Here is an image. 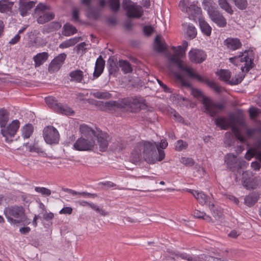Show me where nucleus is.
I'll use <instances>...</instances> for the list:
<instances>
[{
  "instance_id": "obj_1",
  "label": "nucleus",
  "mask_w": 261,
  "mask_h": 261,
  "mask_svg": "<svg viewBox=\"0 0 261 261\" xmlns=\"http://www.w3.org/2000/svg\"><path fill=\"white\" fill-rule=\"evenodd\" d=\"M215 124L223 129L231 127L236 138L241 143L246 142L256 131L255 128H248L244 118L240 116L230 115L227 118L220 117L216 119Z\"/></svg>"
},
{
  "instance_id": "obj_2",
  "label": "nucleus",
  "mask_w": 261,
  "mask_h": 261,
  "mask_svg": "<svg viewBox=\"0 0 261 261\" xmlns=\"http://www.w3.org/2000/svg\"><path fill=\"white\" fill-rule=\"evenodd\" d=\"M229 60L237 66H241L242 72L236 76L235 79H232L231 80H229L231 76L230 72L228 70L221 69L218 72V75L221 80L228 82L231 85H237L243 80L245 73L248 72L253 66L252 52L245 50L244 53H240L239 56L230 58Z\"/></svg>"
},
{
  "instance_id": "obj_3",
  "label": "nucleus",
  "mask_w": 261,
  "mask_h": 261,
  "mask_svg": "<svg viewBox=\"0 0 261 261\" xmlns=\"http://www.w3.org/2000/svg\"><path fill=\"white\" fill-rule=\"evenodd\" d=\"M156 145L157 144L155 142L142 141L137 143L131 153V161L133 163H137L141 161L143 155L146 162L154 163L157 154Z\"/></svg>"
},
{
  "instance_id": "obj_4",
  "label": "nucleus",
  "mask_w": 261,
  "mask_h": 261,
  "mask_svg": "<svg viewBox=\"0 0 261 261\" xmlns=\"http://www.w3.org/2000/svg\"><path fill=\"white\" fill-rule=\"evenodd\" d=\"M191 94L197 98H202L204 111L212 117L216 116L224 108L223 104L214 102L210 98L204 96L201 91L198 89L192 88Z\"/></svg>"
},
{
  "instance_id": "obj_5",
  "label": "nucleus",
  "mask_w": 261,
  "mask_h": 261,
  "mask_svg": "<svg viewBox=\"0 0 261 261\" xmlns=\"http://www.w3.org/2000/svg\"><path fill=\"white\" fill-rule=\"evenodd\" d=\"M4 213L8 221L11 224L30 223L27 220L25 210L22 206L13 205L6 207Z\"/></svg>"
},
{
  "instance_id": "obj_6",
  "label": "nucleus",
  "mask_w": 261,
  "mask_h": 261,
  "mask_svg": "<svg viewBox=\"0 0 261 261\" xmlns=\"http://www.w3.org/2000/svg\"><path fill=\"white\" fill-rule=\"evenodd\" d=\"M203 8L205 10L211 19L219 27L224 28L227 24V21L223 15L213 6L211 0H204L202 2Z\"/></svg>"
},
{
  "instance_id": "obj_7",
  "label": "nucleus",
  "mask_w": 261,
  "mask_h": 261,
  "mask_svg": "<svg viewBox=\"0 0 261 261\" xmlns=\"http://www.w3.org/2000/svg\"><path fill=\"white\" fill-rule=\"evenodd\" d=\"M173 49L174 51V54L169 57V61L175 64L180 70L186 72L191 77L195 76V72L194 70L179 59V57L185 55V50L182 49L181 46H178L177 48L173 47Z\"/></svg>"
},
{
  "instance_id": "obj_8",
  "label": "nucleus",
  "mask_w": 261,
  "mask_h": 261,
  "mask_svg": "<svg viewBox=\"0 0 261 261\" xmlns=\"http://www.w3.org/2000/svg\"><path fill=\"white\" fill-rule=\"evenodd\" d=\"M188 191L191 193L200 204L203 205L207 204L210 210L213 212V216L216 219L220 218L221 214L218 213L217 210L214 209L215 204L212 201V199L206 195L203 192L192 189H188Z\"/></svg>"
},
{
  "instance_id": "obj_9",
  "label": "nucleus",
  "mask_w": 261,
  "mask_h": 261,
  "mask_svg": "<svg viewBox=\"0 0 261 261\" xmlns=\"http://www.w3.org/2000/svg\"><path fill=\"white\" fill-rule=\"evenodd\" d=\"M122 5L129 18H139L143 15L142 7L130 0H124Z\"/></svg>"
},
{
  "instance_id": "obj_10",
  "label": "nucleus",
  "mask_w": 261,
  "mask_h": 261,
  "mask_svg": "<svg viewBox=\"0 0 261 261\" xmlns=\"http://www.w3.org/2000/svg\"><path fill=\"white\" fill-rule=\"evenodd\" d=\"M189 0H181L179 3V7L182 12L187 13L190 19L195 20L197 17H200L201 14V8L197 6V2H193L189 7Z\"/></svg>"
},
{
  "instance_id": "obj_11",
  "label": "nucleus",
  "mask_w": 261,
  "mask_h": 261,
  "mask_svg": "<svg viewBox=\"0 0 261 261\" xmlns=\"http://www.w3.org/2000/svg\"><path fill=\"white\" fill-rule=\"evenodd\" d=\"M45 101L48 106L57 113L65 115H73L74 113L70 108L59 103L54 97L48 96L46 97Z\"/></svg>"
},
{
  "instance_id": "obj_12",
  "label": "nucleus",
  "mask_w": 261,
  "mask_h": 261,
  "mask_svg": "<svg viewBox=\"0 0 261 261\" xmlns=\"http://www.w3.org/2000/svg\"><path fill=\"white\" fill-rule=\"evenodd\" d=\"M20 123L18 120L12 121L7 126L1 127V133L5 138V141L8 143L13 141V138L15 135L19 127Z\"/></svg>"
},
{
  "instance_id": "obj_13",
  "label": "nucleus",
  "mask_w": 261,
  "mask_h": 261,
  "mask_svg": "<svg viewBox=\"0 0 261 261\" xmlns=\"http://www.w3.org/2000/svg\"><path fill=\"white\" fill-rule=\"evenodd\" d=\"M49 9L48 6L42 3H40L35 8V13L39 16L37 18V22L40 24H43L52 20L55 15L51 12H45L46 10Z\"/></svg>"
},
{
  "instance_id": "obj_14",
  "label": "nucleus",
  "mask_w": 261,
  "mask_h": 261,
  "mask_svg": "<svg viewBox=\"0 0 261 261\" xmlns=\"http://www.w3.org/2000/svg\"><path fill=\"white\" fill-rule=\"evenodd\" d=\"M173 254L177 257L187 261H219L220 259L205 254L195 255L185 252H173Z\"/></svg>"
},
{
  "instance_id": "obj_15",
  "label": "nucleus",
  "mask_w": 261,
  "mask_h": 261,
  "mask_svg": "<svg viewBox=\"0 0 261 261\" xmlns=\"http://www.w3.org/2000/svg\"><path fill=\"white\" fill-rule=\"evenodd\" d=\"M43 136L45 141L48 144H56L59 142V133L53 126L45 127L43 129Z\"/></svg>"
},
{
  "instance_id": "obj_16",
  "label": "nucleus",
  "mask_w": 261,
  "mask_h": 261,
  "mask_svg": "<svg viewBox=\"0 0 261 261\" xmlns=\"http://www.w3.org/2000/svg\"><path fill=\"white\" fill-rule=\"evenodd\" d=\"M95 141L92 138H79L73 144V148L79 151L92 150L94 148Z\"/></svg>"
},
{
  "instance_id": "obj_17",
  "label": "nucleus",
  "mask_w": 261,
  "mask_h": 261,
  "mask_svg": "<svg viewBox=\"0 0 261 261\" xmlns=\"http://www.w3.org/2000/svg\"><path fill=\"white\" fill-rule=\"evenodd\" d=\"M195 76H192V78L197 79L199 82L206 84L209 87L213 89L216 93L220 94L221 93L224 89L220 86L216 82L214 81H210L206 77L202 76L197 73H195Z\"/></svg>"
},
{
  "instance_id": "obj_18",
  "label": "nucleus",
  "mask_w": 261,
  "mask_h": 261,
  "mask_svg": "<svg viewBox=\"0 0 261 261\" xmlns=\"http://www.w3.org/2000/svg\"><path fill=\"white\" fill-rule=\"evenodd\" d=\"M189 58L192 62L199 64L205 60L206 55L201 49L193 48L189 52Z\"/></svg>"
},
{
  "instance_id": "obj_19",
  "label": "nucleus",
  "mask_w": 261,
  "mask_h": 261,
  "mask_svg": "<svg viewBox=\"0 0 261 261\" xmlns=\"http://www.w3.org/2000/svg\"><path fill=\"white\" fill-rule=\"evenodd\" d=\"M66 57L67 56L65 53H62L55 58L49 65V71L54 72L59 70L64 63Z\"/></svg>"
},
{
  "instance_id": "obj_20",
  "label": "nucleus",
  "mask_w": 261,
  "mask_h": 261,
  "mask_svg": "<svg viewBox=\"0 0 261 261\" xmlns=\"http://www.w3.org/2000/svg\"><path fill=\"white\" fill-rule=\"evenodd\" d=\"M36 4L34 1L28 2L25 0H19V11L22 16H26L28 12L33 8Z\"/></svg>"
},
{
  "instance_id": "obj_21",
  "label": "nucleus",
  "mask_w": 261,
  "mask_h": 261,
  "mask_svg": "<svg viewBox=\"0 0 261 261\" xmlns=\"http://www.w3.org/2000/svg\"><path fill=\"white\" fill-rule=\"evenodd\" d=\"M96 136L100 150L101 151H106L109 145V135L107 133L100 132Z\"/></svg>"
},
{
  "instance_id": "obj_22",
  "label": "nucleus",
  "mask_w": 261,
  "mask_h": 261,
  "mask_svg": "<svg viewBox=\"0 0 261 261\" xmlns=\"http://www.w3.org/2000/svg\"><path fill=\"white\" fill-rule=\"evenodd\" d=\"M224 45L229 51H234L240 49L242 44L238 38H228L224 41Z\"/></svg>"
},
{
  "instance_id": "obj_23",
  "label": "nucleus",
  "mask_w": 261,
  "mask_h": 261,
  "mask_svg": "<svg viewBox=\"0 0 261 261\" xmlns=\"http://www.w3.org/2000/svg\"><path fill=\"white\" fill-rule=\"evenodd\" d=\"M105 65V61L102 59L101 56H99L97 59L94 71L93 72V76L95 77H98L103 72Z\"/></svg>"
},
{
  "instance_id": "obj_24",
  "label": "nucleus",
  "mask_w": 261,
  "mask_h": 261,
  "mask_svg": "<svg viewBox=\"0 0 261 261\" xmlns=\"http://www.w3.org/2000/svg\"><path fill=\"white\" fill-rule=\"evenodd\" d=\"M48 54L46 52L39 53L33 58L35 67H39L43 64L48 59Z\"/></svg>"
},
{
  "instance_id": "obj_25",
  "label": "nucleus",
  "mask_w": 261,
  "mask_h": 261,
  "mask_svg": "<svg viewBox=\"0 0 261 261\" xmlns=\"http://www.w3.org/2000/svg\"><path fill=\"white\" fill-rule=\"evenodd\" d=\"M69 75L70 77V81L72 82L82 83L84 79V73L80 69L71 71Z\"/></svg>"
},
{
  "instance_id": "obj_26",
  "label": "nucleus",
  "mask_w": 261,
  "mask_h": 261,
  "mask_svg": "<svg viewBox=\"0 0 261 261\" xmlns=\"http://www.w3.org/2000/svg\"><path fill=\"white\" fill-rule=\"evenodd\" d=\"M80 129L81 134L87 138H92L93 136H96L95 131L86 124L81 125Z\"/></svg>"
},
{
  "instance_id": "obj_27",
  "label": "nucleus",
  "mask_w": 261,
  "mask_h": 261,
  "mask_svg": "<svg viewBox=\"0 0 261 261\" xmlns=\"http://www.w3.org/2000/svg\"><path fill=\"white\" fill-rule=\"evenodd\" d=\"M199 23L202 32L207 36H210L212 31L210 25L202 17L199 18Z\"/></svg>"
},
{
  "instance_id": "obj_28",
  "label": "nucleus",
  "mask_w": 261,
  "mask_h": 261,
  "mask_svg": "<svg viewBox=\"0 0 261 261\" xmlns=\"http://www.w3.org/2000/svg\"><path fill=\"white\" fill-rule=\"evenodd\" d=\"M256 155V158L261 162V143H259L256 147V149L253 152L248 151L245 154V158L250 160L254 155Z\"/></svg>"
},
{
  "instance_id": "obj_29",
  "label": "nucleus",
  "mask_w": 261,
  "mask_h": 261,
  "mask_svg": "<svg viewBox=\"0 0 261 261\" xmlns=\"http://www.w3.org/2000/svg\"><path fill=\"white\" fill-rule=\"evenodd\" d=\"M225 162L226 163L228 168L230 170H233L237 163V157L233 154H227L225 158Z\"/></svg>"
},
{
  "instance_id": "obj_30",
  "label": "nucleus",
  "mask_w": 261,
  "mask_h": 261,
  "mask_svg": "<svg viewBox=\"0 0 261 261\" xmlns=\"http://www.w3.org/2000/svg\"><path fill=\"white\" fill-rule=\"evenodd\" d=\"M9 120V113L5 109H0V127H3L6 126Z\"/></svg>"
},
{
  "instance_id": "obj_31",
  "label": "nucleus",
  "mask_w": 261,
  "mask_h": 261,
  "mask_svg": "<svg viewBox=\"0 0 261 261\" xmlns=\"http://www.w3.org/2000/svg\"><path fill=\"white\" fill-rule=\"evenodd\" d=\"M258 197L257 194L251 193L245 198V203L248 206H251L257 201Z\"/></svg>"
},
{
  "instance_id": "obj_32",
  "label": "nucleus",
  "mask_w": 261,
  "mask_h": 261,
  "mask_svg": "<svg viewBox=\"0 0 261 261\" xmlns=\"http://www.w3.org/2000/svg\"><path fill=\"white\" fill-rule=\"evenodd\" d=\"M81 39V37H74L66 40L59 45V48L63 49L72 46L77 43Z\"/></svg>"
},
{
  "instance_id": "obj_33",
  "label": "nucleus",
  "mask_w": 261,
  "mask_h": 261,
  "mask_svg": "<svg viewBox=\"0 0 261 261\" xmlns=\"http://www.w3.org/2000/svg\"><path fill=\"white\" fill-rule=\"evenodd\" d=\"M145 99L142 97H135L130 100L131 105L139 109H142L145 106Z\"/></svg>"
},
{
  "instance_id": "obj_34",
  "label": "nucleus",
  "mask_w": 261,
  "mask_h": 261,
  "mask_svg": "<svg viewBox=\"0 0 261 261\" xmlns=\"http://www.w3.org/2000/svg\"><path fill=\"white\" fill-rule=\"evenodd\" d=\"M13 3L7 0L0 1V12L5 13L11 10Z\"/></svg>"
},
{
  "instance_id": "obj_35",
  "label": "nucleus",
  "mask_w": 261,
  "mask_h": 261,
  "mask_svg": "<svg viewBox=\"0 0 261 261\" xmlns=\"http://www.w3.org/2000/svg\"><path fill=\"white\" fill-rule=\"evenodd\" d=\"M77 32L76 29L72 24L66 23L64 25L63 34L66 36H71Z\"/></svg>"
},
{
  "instance_id": "obj_36",
  "label": "nucleus",
  "mask_w": 261,
  "mask_h": 261,
  "mask_svg": "<svg viewBox=\"0 0 261 261\" xmlns=\"http://www.w3.org/2000/svg\"><path fill=\"white\" fill-rule=\"evenodd\" d=\"M21 131L22 137L24 139H28L33 132V127L31 124H27L22 127Z\"/></svg>"
},
{
  "instance_id": "obj_37",
  "label": "nucleus",
  "mask_w": 261,
  "mask_h": 261,
  "mask_svg": "<svg viewBox=\"0 0 261 261\" xmlns=\"http://www.w3.org/2000/svg\"><path fill=\"white\" fill-rule=\"evenodd\" d=\"M154 49L158 52H163L166 49L165 44L161 41V37L157 36L154 41Z\"/></svg>"
},
{
  "instance_id": "obj_38",
  "label": "nucleus",
  "mask_w": 261,
  "mask_h": 261,
  "mask_svg": "<svg viewBox=\"0 0 261 261\" xmlns=\"http://www.w3.org/2000/svg\"><path fill=\"white\" fill-rule=\"evenodd\" d=\"M193 215L194 217L196 218L202 219L208 222L212 221V218L210 216L206 215L204 212H201L196 210L194 211Z\"/></svg>"
},
{
  "instance_id": "obj_39",
  "label": "nucleus",
  "mask_w": 261,
  "mask_h": 261,
  "mask_svg": "<svg viewBox=\"0 0 261 261\" xmlns=\"http://www.w3.org/2000/svg\"><path fill=\"white\" fill-rule=\"evenodd\" d=\"M218 3L220 7L222 9L230 15L233 14V11L227 0H218Z\"/></svg>"
},
{
  "instance_id": "obj_40",
  "label": "nucleus",
  "mask_w": 261,
  "mask_h": 261,
  "mask_svg": "<svg viewBox=\"0 0 261 261\" xmlns=\"http://www.w3.org/2000/svg\"><path fill=\"white\" fill-rule=\"evenodd\" d=\"M119 66L124 73H129L132 71L130 64L126 61L120 60Z\"/></svg>"
},
{
  "instance_id": "obj_41",
  "label": "nucleus",
  "mask_w": 261,
  "mask_h": 261,
  "mask_svg": "<svg viewBox=\"0 0 261 261\" xmlns=\"http://www.w3.org/2000/svg\"><path fill=\"white\" fill-rule=\"evenodd\" d=\"M91 95L99 99H109L111 97V94L108 92L95 91L90 93Z\"/></svg>"
},
{
  "instance_id": "obj_42",
  "label": "nucleus",
  "mask_w": 261,
  "mask_h": 261,
  "mask_svg": "<svg viewBox=\"0 0 261 261\" xmlns=\"http://www.w3.org/2000/svg\"><path fill=\"white\" fill-rule=\"evenodd\" d=\"M90 207L96 211L97 213L99 214L100 215L102 216H106L109 215V213L106 211L104 209L100 206H98L95 203H93L92 204H90Z\"/></svg>"
},
{
  "instance_id": "obj_43",
  "label": "nucleus",
  "mask_w": 261,
  "mask_h": 261,
  "mask_svg": "<svg viewBox=\"0 0 261 261\" xmlns=\"http://www.w3.org/2000/svg\"><path fill=\"white\" fill-rule=\"evenodd\" d=\"M114 145L115 146V149L119 151L122 150L126 147V143L124 140L119 139L114 143Z\"/></svg>"
},
{
  "instance_id": "obj_44",
  "label": "nucleus",
  "mask_w": 261,
  "mask_h": 261,
  "mask_svg": "<svg viewBox=\"0 0 261 261\" xmlns=\"http://www.w3.org/2000/svg\"><path fill=\"white\" fill-rule=\"evenodd\" d=\"M188 147V143L183 140H179L177 141L175 145V150L178 151L186 149Z\"/></svg>"
},
{
  "instance_id": "obj_45",
  "label": "nucleus",
  "mask_w": 261,
  "mask_h": 261,
  "mask_svg": "<svg viewBox=\"0 0 261 261\" xmlns=\"http://www.w3.org/2000/svg\"><path fill=\"white\" fill-rule=\"evenodd\" d=\"M187 35L191 38H194L197 34L196 29L193 25L189 24L187 30Z\"/></svg>"
},
{
  "instance_id": "obj_46",
  "label": "nucleus",
  "mask_w": 261,
  "mask_h": 261,
  "mask_svg": "<svg viewBox=\"0 0 261 261\" xmlns=\"http://www.w3.org/2000/svg\"><path fill=\"white\" fill-rule=\"evenodd\" d=\"M180 162L187 166H192L195 163L192 158L188 157H181L180 159Z\"/></svg>"
},
{
  "instance_id": "obj_47",
  "label": "nucleus",
  "mask_w": 261,
  "mask_h": 261,
  "mask_svg": "<svg viewBox=\"0 0 261 261\" xmlns=\"http://www.w3.org/2000/svg\"><path fill=\"white\" fill-rule=\"evenodd\" d=\"M109 5L113 11H117L120 7L119 0H109Z\"/></svg>"
},
{
  "instance_id": "obj_48",
  "label": "nucleus",
  "mask_w": 261,
  "mask_h": 261,
  "mask_svg": "<svg viewBox=\"0 0 261 261\" xmlns=\"http://www.w3.org/2000/svg\"><path fill=\"white\" fill-rule=\"evenodd\" d=\"M236 6L241 10L245 9L247 6L246 0H234Z\"/></svg>"
},
{
  "instance_id": "obj_49",
  "label": "nucleus",
  "mask_w": 261,
  "mask_h": 261,
  "mask_svg": "<svg viewBox=\"0 0 261 261\" xmlns=\"http://www.w3.org/2000/svg\"><path fill=\"white\" fill-rule=\"evenodd\" d=\"M36 192L40 193L43 195L49 196L51 194V191L44 187H37L35 188Z\"/></svg>"
},
{
  "instance_id": "obj_50",
  "label": "nucleus",
  "mask_w": 261,
  "mask_h": 261,
  "mask_svg": "<svg viewBox=\"0 0 261 261\" xmlns=\"http://www.w3.org/2000/svg\"><path fill=\"white\" fill-rule=\"evenodd\" d=\"M83 197L85 198L89 197L94 198L97 197V195L95 193H90L86 192H79V197Z\"/></svg>"
},
{
  "instance_id": "obj_51",
  "label": "nucleus",
  "mask_w": 261,
  "mask_h": 261,
  "mask_svg": "<svg viewBox=\"0 0 261 261\" xmlns=\"http://www.w3.org/2000/svg\"><path fill=\"white\" fill-rule=\"evenodd\" d=\"M86 44L85 42H82L80 43L77 46H76V51L77 53H81V54H83L86 50Z\"/></svg>"
},
{
  "instance_id": "obj_52",
  "label": "nucleus",
  "mask_w": 261,
  "mask_h": 261,
  "mask_svg": "<svg viewBox=\"0 0 261 261\" xmlns=\"http://www.w3.org/2000/svg\"><path fill=\"white\" fill-rule=\"evenodd\" d=\"M260 110L257 108L252 107L249 109L250 116L251 118H254L257 117Z\"/></svg>"
},
{
  "instance_id": "obj_53",
  "label": "nucleus",
  "mask_w": 261,
  "mask_h": 261,
  "mask_svg": "<svg viewBox=\"0 0 261 261\" xmlns=\"http://www.w3.org/2000/svg\"><path fill=\"white\" fill-rule=\"evenodd\" d=\"M72 211H73V209L71 207H70V206L64 207L60 211L59 214H60L70 215L72 214Z\"/></svg>"
},
{
  "instance_id": "obj_54",
  "label": "nucleus",
  "mask_w": 261,
  "mask_h": 261,
  "mask_svg": "<svg viewBox=\"0 0 261 261\" xmlns=\"http://www.w3.org/2000/svg\"><path fill=\"white\" fill-rule=\"evenodd\" d=\"M177 77L180 81V82L181 83V85L183 86L187 87V88L191 87V84H190V83L189 81L184 79L182 77H181V76L180 75H177Z\"/></svg>"
},
{
  "instance_id": "obj_55",
  "label": "nucleus",
  "mask_w": 261,
  "mask_h": 261,
  "mask_svg": "<svg viewBox=\"0 0 261 261\" xmlns=\"http://www.w3.org/2000/svg\"><path fill=\"white\" fill-rule=\"evenodd\" d=\"M105 106L108 108H113V107H117L119 108L120 107V104L115 101H111L107 102L105 103Z\"/></svg>"
},
{
  "instance_id": "obj_56",
  "label": "nucleus",
  "mask_w": 261,
  "mask_h": 261,
  "mask_svg": "<svg viewBox=\"0 0 261 261\" xmlns=\"http://www.w3.org/2000/svg\"><path fill=\"white\" fill-rule=\"evenodd\" d=\"M156 149H158V153H159L158 161H162L164 159V157H165L164 151L159 148L158 144H157V145H156Z\"/></svg>"
},
{
  "instance_id": "obj_57",
  "label": "nucleus",
  "mask_w": 261,
  "mask_h": 261,
  "mask_svg": "<svg viewBox=\"0 0 261 261\" xmlns=\"http://www.w3.org/2000/svg\"><path fill=\"white\" fill-rule=\"evenodd\" d=\"M20 38L19 34H17L9 41V43L11 45L15 44L19 41Z\"/></svg>"
},
{
  "instance_id": "obj_58",
  "label": "nucleus",
  "mask_w": 261,
  "mask_h": 261,
  "mask_svg": "<svg viewBox=\"0 0 261 261\" xmlns=\"http://www.w3.org/2000/svg\"><path fill=\"white\" fill-rule=\"evenodd\" d=\"M54 217V215L53 213L49 212L47 213L46 212L43 214V218L46 221H49L51 220Z\"/></svg>"
},
{
  "instance_id": "obj_59",
  "label": "nucleus",
  "mask_w": 261,
  "mask_h": 261,
  "mask_svg": "<svg viewBox=\"0 0 261 261\" xmlns=\"http://www.w3.org/2000/svg\"><path fill=\"white\" fill-rule=\"evenodd\" d=\"M144 34L146 35H150L153 32V28L151 26H145L143 29Z\"/></svg>"
},
{
  "instance_id": "obj_60",
  "label": "nucleus",
  "mask_w": 261,
  "mask_h": 261,
  "mask_svg": "<svg viewBox=\"0 0 261 261\" xmlns=\"http://www.w3.org/2000/svg\"><path fill=\"white\" fill-rule=\"evenodd\" d=\"M79 10L76 8H74L72 11V18L74 21H78L79 20Z\"/></svg>"
},
{
  "instance_id": "obj_61",
  "label": "nucleus",
  "mask_w": 261,
  "mask_h": 261,
  "mask_svg": "<svg viewBox=\"0 0 261 261\" xmlns=\"http://www.w3.org/2000/svg\"><path fill=\"white\" fill-rule=\"evenodd\" d=\"M118 68L116 66L115 63H111L110 64V68H109V70H110V73H112L113 72H115L117 71H118Z\"/></svg>"
},
{
  "instance_id": "obj_62",
  "label": "nucleus",
  "mask_w": 261,
  "mask_h": 261,
  "mask_svg": "<svg viewBox=\"0 0 261 261\" xmlns=\"http://www.w3.org/2000/svg\"><path fill=\"white\" fill-rule=\"evenodd\" d=\"M173 116L175 120L178 122H181L183 120L182 117L176 112L174 111L173 113Z\"/></svg>"
},
{
  "instance_id": "obj_63",
  "label": "nucleus",
  "mask_w": 261,
  "mask_h": 261,
  "mask_svg": "<svg viewBox=\"0 0 261 261\" xmlns=\"http://www.w3.org/2000/svg\"><path fill=\"white\" fill-rule=\"evenodd\" d=\"M251 166L254 170H259L260 168V165L257 162H252Z\"/></svg>"
},
{
  "instance_id": "obj_64",
  "label": "nucleus",
  "mask_w": 261,
  "mask_h": 261,
  "mask_svg": "<svg viewBox=\"0 0 261 261\" xmlns=\"http://www.w3.org/2000/svg\"><path fill=\"white\" fill-rule=\"evenodd\" d=\"M168 146V143L165 140H162L160 144L158 145V147L160 149H165Z\"/></svg>"
}]
</instances>
